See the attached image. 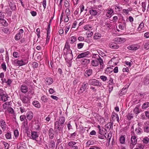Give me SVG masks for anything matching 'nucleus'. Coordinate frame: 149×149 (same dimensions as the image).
Returning a JSON list of instances; mask_svg holds the SVG:
<instances>
[{
	"instance_id": "1",
	"label": "nucleus",
	"mask_w": 149,
	"mask_h": 149,
	"mask_svg": "<svg viewBox=\"0 0 149 149\" xmlns=\"http://www.w3.org/2000/svg\"><path fill=\"white\" fill-rule=\"evenodd\" d=\"M99 63L100 65H102L103 64V60L100 57L98 59L93 60L91 62V65L94 66H98Z\"/></svg>"
},
{
	"instance_id": "2",
	"label": "nucleus",
	"mask_w": 149,
	"mask_h": 149,
	"mask_svg": "<svg viewBox=\"0 0 149 149\" xmlns=\"http://www.w3.org/2000/svg\"><path fill=\"white\" fill-rule=\"evenodd\" d=\"M88 84L90 85L95 86H100L101 85L98 80L94 79H90L88 82Z\"/></svg>"
},
{
	"instance_id": "3",
	"label": "nucleus",
	"mask_w": 149,
	"mask_h": 149,
	"mask_svg": "<svg viewBox=\"0 0 149 149\" xmlns=\"http://www.w3.org/2000/svg\"><path fill=\"white\" fill-rule=\"evenodd\" d=\"M64 126V125L60 124L59 122L58 121H56L55 123L54 128L55 129H57L58 131H62Z\"/></svg>"
},
{
	"instance_id": "4",
	"label": "nucleus",
	"mask_w": 149,
	"mask_h": 149,
	"mask_svg": "<svg viewBox=\"0 0 149 149\" xmlns=\"http://www.w3.org/2000/svg\"><path fill=\"white\" fill-rule=\"evenodd\" d=\"M8 97L6 95L3 94V91L0 89V99L2 101L5 102L8 100Z\"/></svg>"
},
{
	"instance_id": "5",
	"label": "nucleus",
	"mask_w": 149,
	"mask_h": 149,
	"mask_svg": "<svg viewBox=\"0 0 149 149\" xmlns=\"http://www.w3.org/2000/svg\"><path fill=\"white\" fill-rule=\"evenodd\" d=\"M106 16L107 17H110L112 15L114 14V12L113 10L111 8H108L106 11Z\"/></svg>"
},
{
	"instance_id": "6",
	"label": "nucleus",
	"mask_w": 149,
	"mask_h": 149,
	"mask_svg": "<svg viewBox=\"0 0 149 149\" xmlns=\"http://www.w3.org/2000/svg\"><path fill=\"white\" fill-rule=\"evenodd\" d=\"M65 58L67 62L72 60L73 58L72 54L71 53H67L65 55Z\"/></svg>"
},
{
	"instance_id": "7",
	"label": "nucleus",
	"mask_w": 149,
	"mask_h": 149,
	"mask_svg": "<svg viewBox=\"0 0 149 149\" xmlns=\"http://www.w3.org/2000/svg\"><path fill=\"white\" fill-rule=\"evenodd\" d=\"M90 52L88 51L82 53L77 56V58H81L87 56L89 54Z\"/></svg>"
},
{
	"instance_id": "8",
	"label": "nucleus",
	"mask_w": 149,
	"mask_h": 149,
	"mask_svg": "<svg viewBox=\"0 0 149 149\" xmlns=\"http://www.w3.org/2000/svg\"><path fill=\"white\" fill-rule=\"evenodd\" d=\"M112 119L113 121L116 120L118 123L119 121V118L118 115L115 113H113L112 115Z\"/></svg>"
},
{
	"instance_id": "9",
	"label": "nucleus",
	"mask_w": 149,
	"mask_h": 149,
	"mask_svg": "<svg viewBox=\"0 0 149 149\" xmlns=\"http://www.w3.org/2000/svg\"><path fill=\"white\" fill-rule=\"evenodd\" d=\"M20 99L22 102L24 103L27 104V105L30 103V101L29 98L23 96L21 97Z\"/></svg>"
},
{
	"instance_id": "10",
	"label": "nucleus",
	"mask_w": 149,
	"mask_h": 149,
	"mask_svg": "<svg viewBox=\"0 0 149 149\" xmlns=\"http://www.w3.org/2000/svg\"><path fill=\"white\" fill-rule=\"evenodd\" d=\"M54 134V132L53 129L52 128H50L49 131V138L52 139Z\"/></svg>"
},
{
	"instance_id": "11",
	"label": "nucleus",
	"mask_w": 149,
	"mask_h": 149,
	"mask_svg": "<svg viewBox=\"0 0 149 149\" xmlns=\"http://www.w3.org/2000/svg\"><path fill=\"white\" fill-rule=\"evenodd\" d=\"M26 116L27 119L30 120L32 119L33 117V114L32 111H29L26 114Z\"/></svg>"
},
{
	"instance_id": "12",
	"label": "nucleus",
	"mask_w": 149,
	"mask_h": 149,
	"mask_svg": "<svg viewBox=\"0 0 149 149\" xmlns=\"http://www.w3.org/2000/svg\"><path fill=\"white\" fill-rule=\"evenodd\" d=\"M6 105L7 104H6V103H5L4 104H3V108L4 109H7L8 110V111L9 113H12L14 111L13 109L12 108L10 107L9 106L6 107Z\"/></svg>"
},
{
	"instance_id": "13",
	"label": "nucleus",
	"mask_w": 149,
	"mask_h": 149,
	"mask_svg": "<svg viewBox=\"0 0 149 149\" xmlns=\"http://www.w3.org/2000/svg\"><path fill=\"white\" fill-rule=\"evenodd\" d=\"M109 45L110 48L114 49H117L119 47L118 45L114 42H110Z\"/></svg>"
},
{
	"instance_id": "14",
	"label": "nucleus",
	"mask_w": 149,
	"mask_h": 149,
	"mask_svg": "<svg viewBox=\"0 0 149 149\" xmlns=\"http://www.w3.org/2000/svg\"><path fill=\"white\" fill-rule=\"evenodd\" d=\"M31 138L34 140H36L38 137V135L37 134V132H32L31 133Z\"/></svg>"
},
{
	"instance_id": "15",
	"label": "nucleus",
	"mask_w": 149,
	"mask_h": 149,
	"mask_svg": "<svg viewBox=\"0 0 149 149\" xmlns=\"http://www.w3.org/2000/svg\"><path fill=\"white\" fill-rule=\"evenodd\" d=\"M131 140V143L133 145H135L137 142L136 137L135 136H132Z\"/></svg>"
},
{
	"instance_id": "16",
	"label": "nucleus",
	"mask_w": 149,
	"mask_h": 149,
	"mask_svg": "<svg viewBox=\"0 0 149 149\" xmlns=\"http://www.w3.org/2000/svg\"><path fill=\"white\" fill-rule=\"evenodd\" d=\"M4 15L3 13H0V19L2 21V22L4 23V24L6 25L7 24L6 21L4 19Z\"/></svg>"
},
{
	"instance_id": "17",
	"label": "nucleus",
	"mask_w": 149,
	"mask_h": 149,
	"mask_svg": "<svg viewBox=\"0 0 149 149\" xmlns=\"http://www.w3.org/2000/svg\"><path fill=\"white\" fill-rule=\"evenodd\" d=\"M21 91L23 93H26L28 91L26 86L24 85H22L20 87Z\"/></svg>"
},
{
	"instance_id": "18",
	"label": "nucleus",
	"mask_w": 149,
	"mask_h": 149,
	"mask_svg": "<svg viewBox=\"0 0 149 149\" xmlns=\"http://www.w3.org/2000/svg\"><path fill=\"white\" fill-rule=\"evenodd\" d=\"M45 81H46V84L48 85L51 84L53 82V79L51 77L47 78Z\"/></svg>"
},
{
	"instance_id": "19",
	"label": "nucleus",
	"mask_w": 149,
	"mask_h": 149,
	"mask_svg": "<svg viewBox=\"0 0 149 149\" xmlns=\"http://www.w3.org/2000/svg\"><path fill=\"white\" fill-rule=\"evenodd\" d=\"M1 126L3 129H5L6 128V123L5 121L3 120H1L0 121Z\"/></svg>"
},
{
	"instance_id": "20",
	"label": "nucleus",
	"mask_w": 149,
	"mask_h": 149,
	"mask_svg": "<svg viewBox=\"0 0 149 149\" xmlns=\"http://www.w3.org/2000/svg\"><path fill=\"white\" fill-rule=\"evenodd\" d=\"M144 83L145 85H147L149 84V76L147 75L145 77L144 79Z\"/></svg>"
},
{
	"instance_id": "21",
	"label": "nucleus",
	"mask_w": 149,
	"mask_h": 149,
	"mask_svg": "<svg viewBox=\"0 0 149 149\" xmlns=\"http://www.w3.org/2000/svg\"><path fill=\"white\" fill-rule=\"evenodd\" d=\"M87 84H86L85 83H83L80 89L81 92H83L86 89L87 87Z\"/></svg>"
},
{
	"instance_id": "22",
	"label": "nucleus",
	"mask_w": 149,
	"mask_h": 149,
	"mask_svg": "<svg viewBox=\"0 0 149 149\" xmlns=\"http://www.w3.org/2000/svg\"><path fill=\"white\" fill-rule=\"evenodd\" d=\"M125 40L124 38H117L115 39V41L118 43L123 42Z\"/></svg>"
},
{
	"instance_id": "23",
	"label": "nucleus",
	"mask_w": 149,
	"mask_h": 149,
	"mask_svg": "<svg viewBox=\"0 0 149 149\" xmlns=\"http://www.w3.org/2000/svg\"><path fill=\"white\" fill-rule=\"evenodd\" d=\"M89 13L91 15L93 16H95L97 13L96 10L93 9H92L90 10Z\"/></svg>"
},
{
	"instance_id": "24",
	"label": "nucleus",
	"mask_w": 149,
	"mask_h": 149,
	"mask_svg": "<svg viewBox=\"0 0 149 149\" xmlns=\"http://www.w3.org/2000/svg\"><path fill=\"white\" fill-rule=\"evenodd\" d=\"M82 64L84 65L88 64L90 61V60L89 59H84L82 60Z\"/></svg>"
},
{
	"instance_id": "25",
	"label": "nucleus",
	"mask_w": 149,
	"mask_h": 149,
	"mask_svg": "<svg viewBox=\"0 0 149 149\" xmlns=\"http://www.w3.org/2000/svg\"><path fill=\"white\" fill-rule=\"evenodd\" d=\"M33 104L36 107L38 108H39L40 107V104L37 101H34L33 102Z\"/></svg>"
},
{
	"instance_id": "26",
	"label": "nucleus",
	"mask_w": 149,
	"mask_h": 149,
	"mask_svg": "<svg viewBox=\"0 0 149 149\" xmlns=\"http://www.w3.org/2000/svg\"><path fill=\"white\" fill-rule=\"evenodd\" d=\"M113 123H109L105 125V127L108 130H110L111 128L113 127Z\"/></svg>"
},
{
	"instance_id": "27",
	"label": "nucleus",
	"mask_w": 149,
	"mask_h": 149,
	"mask_svg": "<svg viewBox=\"0 0 149 149\" xmlns=\"http://www.w3.org/2000/svg\"><path fill=\"white\" fill-rule=\"evenodd\" d=\"M112 135V134L111 132H109L108 134H107H107L106 135V137H105L106 138L107 140H108V143H109L110 142V141L111 139V137Z\"/></svg>"
},
{
	"instance_id": "28",
	"label": "nucleus",
	"mask_w": 149,
	"mask_h": 149,
	"mask_svg": "<svg viewBox=\"0 0 149 149\" xmlns=\"http://www.w3.org/2000/svg\"><path fill=\"white\" fill-rule=\"evenodd\" d=\"M59 122L60 124L64 125V123L65 121V118L63 117H61L59 118V120L58 121Z\"/></svg>"
},
{
	"instance_id": "29",
	"label": "nucleus",
	"mask_w": 149,
	"mask_h": 149,
	"mask_svg": "<svg viewBox=\"0 0 149 149\" xmlns=\"http://www.w3.org/2000/svg\"><path fill=\"white\" fill-rule=\"evenodd\" d=\"M126 117L129 120H131L133 118V115L132 113H129L127 115H126Z\"/></svg>"
},
{
	"instance_id": "30",
	"label": "nucleus",
	"mask_w": 149,
	"mask_h": 149,
	"mask_svg": "<svg viewBox=\"0 0 149 149\" xmlns=\"http://www.w3.org/2000/svg\"><path fill=\"white\" fill-rule=\"evenodd\" d=\"M149 107V102H147L144 103L142 106L143 109H145Z\"/></svg>"
},
{
	"instance_id": "31",
	"label": "nucleus",
	"mask_w": 149,
	"mask_h": 149,
	"mask_svg": "<svg viewBox=\"0 0 149 149\" xmlns=\"http://www.w3.org/2000/svg\"><path fill=\"white\" fill-rule=\"evenodd\" d=\"M92 73V70L91 69H89L86 70L85 73L88 76H90Z\"/></svg>"
},
{
	"instance_id": "32",
	"label": "nucleus",
	"mask_w": 149,
	"mask_h": 149,
	"mask_svg": "<svg viewBox=\"0 0 149 149\" xmlns=\"http://www.w3.org/2000/svg\"><path fill=\"white\" fill-rule=\"evenodd\" d=\"M101 36L100 34L99 33H95L93 37L94 39L97 40L99 39Z\"/></svg>"
},
{
	"instance_id": "33",
	"label": "nucleus",
	"mask_w": 149,
	"mask_h": 149,
	"mask_svg": "<svg viewBox=\"0 0 149 149\" xmlns=\"http://www.w3.org/2000/svg\"><path fill=\"white\" fill-rule=\"evenodd\" d=\"M17 63L20 66L25 65L26 64L22 60L18 61L17 62Z\"/></svg>"
},
{
	"instance_id": "34",
	"label": "nucleus",
	"mask_w": 149,
	"mask_h": 149,
	"mask_svg": "<svg viewBox=\"0 0 149 149\" xmlns=\"http://www.w3.org/2000/svg\"><path fill=\"white\" fill-rule=\"evenodd\" d=\"M55 143L53 141H51L49 144V147L52 148H54L55 147Z\"/></svg>"
},
{
	"instance_id": "35",
	"label": "nucleus",
	"mask_w": 149,
	"mask_h": 149,
	"mask_svg": "<svg viewBox=\"0 0 149 149\" xmlns=\"http://www.w3.org/2000/svg\"><path fill=\"white\" fill-rule=\"evenodd\" d=\"M125 141V138L124 136H120V141L121 143L123 144L124 143Z\"/></svg>"
},
{
	"instance_id": "36",
	"label": "nucleus",
	"mask_w": 149,
	"mask_h": 149,
	"mask_svg": "<svg viewBox=\"0 0 149 149\" xmlns=\"http://www.w3.org/2000/svg\"><path fill=\"white\" fill-rule=\"evenodd\" d=\"M76 143L74 141H72L69 142L68 144L69 146L72 147L74 146Z\"/></svg>"
},
{
	"instance_id": "37",
	"label": "nucleus",
	"mask_w": 149,
	"mask_h": 149,
	"mask_svg": "<svg viewBox=\"0 0 149 149\" xmlns=\"http://www.w3.org/2000/svg\"><path fill=\"white\" fill-rule=\"evenodd\" d=\"M142 10L144 12L146 10V4L145 2H143L142 3Z\"/></svg>"
},
{
	"instance_id": "38",
	"label": "nucleus",
	"mask_w": 149,
	"mask_h": 149,
	"mask_svg": "<svg viewBox=\"0 0 149 149\" xmlns=\"http://www.w3.org/2000/svg\"><path fill=\"white\" fill-rule=\"evenodd\" d=\"M21 36V34L19 33H18L16 35L15 37V39L16 40H18L20 39Z\"/></svg>"
},
{
	"instance_id": "39",
	"label": "nucleus",
	"mask_w": 149,
	"mask_h": 149,
	"mask_svg": "<svg viewBox=\"0 0 149 149\" xmlns=\"http://www.w3.org/2000/svg\"><path fill=\"white\" fill-rule=\"evenodd\" d=\"M141 129L139 127L136 128L135 130V131L136 134H140L141 133Z\"/></svg>"
},
{
	"instance_id": "40",
	"label": "nucleus",
	"mask_w": 149,
	"mask_h": 149,
	"mask_svg": "<svg viewBox=\"0 0 149 149\" xmlns=\"http://www.w3.org/2000/svg\"><path fill=\"white\" fill-rule=\"evenodd\" d=\"M69 48H70V46L69 44V43L68 42H67L65 43L64 48V50L67 49H69Z\"/></svg>"
},
{
	"instance_id": "41",
	"label": "nucleus",
	"mask_w": 149,
	"mask_h": 149,
	"mask_svg": "<svg viewBox=\"0 0 149 149\" xmlns=\"http://www.w3.org/2000/svg\"><path fill=\"white\" fill-rule=\"evenodd\" d=\"M149 141V139L147 137L144 138L143 140V141L145 144L148 143Z\"/></svg>"
},
{
	"instance_id": "42",
	"label": "nucleus",
	"mask_w": 149,
	"mask_h": 149,
	"mask_svg": "<svg viewBox=\"0 0 149 149\" xmlns=\"http://www.w3.org/2000/svg\"><path fill=\"white\" fill-rule=\"evenodd\" d=\"M133 111L137 115L140 112V111L139 110L138 108L137 107H136L134 108V110Z\"/></svg>"
},
{
	"instance_id": "43",
	"label": "nucleus",
	"mask_w": 149,
	"mask_h": 149,
	"mask_svg": "<svg viewBox=\"0 0 149 149\" xmlns=\"http://www.w3.org/2000/svg\"><path fill=\"white\" fill-rule=\"evenodd\" d=\"M10 7L12 10H14L15 9V5L12 4L11 2L9 3Z\"/></svg>"
},
{
	"instance_id": "44",
	"label": "nucleus",
	"mask_w": 149,
	"mask_h": 149,
	"mask_svg": "<svg viewBox=\"0 0 149 149\" xmlns=\"http://www.w3.org/2000/svg\"><path fill=\"white\" fill-rule=\"evenodd\" d=\"M106 133H105L104 135L102 134H100L98 135V137L99 138L101 139H104L105 137H106Z\"/></svg>"
},
{
	"instance_id": "45",
	"label": "nucleus",
	"mask_w": 149,
	"mask_h": 149,
	"mask_svg": "<svg viewBox=\"0 0 149 149\" xmlns=\"http://www.w3.org/2000/svg\"><path fill=\"white\" fill-rule=\"evenodd\" d=\"M86 34L87 35L88 37H91L93 35V33L91 31H88L86 33Z\"/></svg>"
},
{
	"instance_id": "46",
	"label": "nucleus",
	"mask_w": 149,
	"mask_h": 149,
	"mask_svg": "<svg viewBox=\"0 0 149 149\" xmlns=\"http://www.w3.org/2000/svg\"><path fill=\"white\" fill-rule=\"evenodd\" d=\"M76 40V38L75 36H72L70 38L71 43H74Z\"/></svg>"
},
{
	"instance_id": "47",
	"label": "nucleus",
	"mask_w": 149,
	"mask_h": 149,
	"mask_svg": "<svg viewBox=\"0 0 149 149\" xmlns=\"http://www.w3.org/2000/svg\"><path fill=\"white\" fill-rule=\"evenodd\" d=\"M112 69L111 68L108 67L105 70V71L107 73L109 72V73H110V72H112Z\"/></svg>"
},
{
	"instance_id": "48",
	"label": "nucleus",
	"mask_w": 149,
	"mask_h": 149,
	"mask_svg": "<svg viewBox=\"0 0 149 149\" xmlns=\"http://www.w3.org/2000/svg\"><path fill=\"white\" fill-rule=\"evenodd\" d=\"M84 44L83 43H79L77 45V47L78 49H81L83 47L84 45Z\"/></svg>"
},
{
	"instance_id": "49",
	"label": "nucleus",
	"mask_w": 149,
	"mask_h": 149,
	"mask_svg": "<svg viewBox=\"0 0 149 149\" xmlns=\"http://www.w3.org/2000/svg\"><path fill=\"white\" fill-rule=\"evenodd\" d=\"M2 68L4 71H6V66L4 63H3L1 65Z\"/></svg>"
},
{
	"instance_id": "50",
	"label": "nucleus",
	"mask_w": 149,
	"mask_h": 149,
	"mask_svg": "<svg viewBox=\"0 0 149 149\" xmlns=\"http://www.w3.org/2000/svg\"><path fill=\"white\" fill-rule=\"evenodd\" d=\"M41 100L44 102H45L47 101V99L46 96H42L41 97Z\"/></svg>"
},
{
	"instance_id": "51",
	"label": "nucleus",
	"mask_w": 149,
	"mask_h": 149,
	"mask_svg": "<svg viewBox=\"0 0 149 149\" xmlns=\"http://www.w3.org/2000/svg\"><path fill=\"white\" fill-rule=\"evenodd\" d=\"M64 5L66 7H69L70 6V3L67 0H65L64 2Z\"/></svg>"
},
{
	"instance_id": "52",
	"label": "nucleus",
	"mask_w": 149,
	"mask_h": 149,
	"mask_svg": "<svg viewBox=\"0 0 149 149\" xmlns=\"http://www.w3.org/2000/svg\"><path fill=\"white\" fill-rule=\"evenodd\" d=\"M5 136L7 139H9L11 138V134L10 133H8Z\"/></svg>"
},
{
	"instance_id": "53",
	"label": "nucleus",
	"mask_w": 149,
	"mask_h": 149,
	"mask_svg": "<svg viewBox=\"0 0 149 149\" xmlns=\"http://www.w3.org/2000/svg\"><path fill=\"white\" fill-rule=\"evenodd\" d=\"M26 118V116L25 115H21L20 116V119L21 121H23Z\"/></svg>"
},
{
	"instance_id": "54",
	"label": "nucleus",
	"mask_w": 149,
	"mask_h": 149,
	"mask_svg": "<svg viewBox=\"0 0 149 149\" xmlns=\"http://www.w3.org/2000/svg\"><path fill=\"white\" fill-rule=\"evenodd\" d=\"M77 134L76 132H74L72 134H71L70 135V138L71 139H74L75 138V136Z\"/></svg>"
},
{
	"instance_id": "55",
	"label": "nucleus",
	"mask_w": 149,
	"mask_h": 149,
	"mask_svg": "<svg viewBox=\"0 0 149 149\" xmlns=\"http://www.w3.org/2000/svg\"><path fill=\"white\" fill-rule=\"evenodd\" d=\"M32 66L33 68H37L38 66V63L36 62H34L32 64Z\"/></svg>"
},
{
	"instance_id": "56",
	"label": "nucleus",
	"mask_w": 149,
	"mask_h": 149,
	"mask_svg": "<svg viewBox=\"0 0 149 149\" xmlns=\"http://www.w3.org/2000/svg\"><path fill=\"white\" fill-rule=\"evenodd\" d=\"M65 12L67 16H68L70 14V9L68 8H67L65 10Z\"/></svg>"
},
{
	"instance_id": "57",
	"label": "nucleus",
	"mask_w": 149,
	"mask_h": 149,
	"mask_svg": "<svg viewBox=\"0 0 149 149\" xmlns=\"http://www.w3.org/2000/svg\"><path fill=\"white\" fill-rule=\"evenodd\" d=\"M3 31L6 33H9V29L8 28H6L3 30Z\"/></svg>"
},
{
	"instance_id": "58",
	"label": "nucleus",
	"mask_w": 149,
	"mask_h": 149,
	"mask_svg": "<svg viewBox=\"0 0 149 149\" xmlns=\"http://www.w3.org/2000/svg\"><path fill=\"white\" fill-rule=\"evenodd\" d=\"M125 24H120L119 25V28L121 30H123L124 29Z\"/></svg>"
},
{
	"instance_id": "59",
	"label": "nucleus",
	"mask_w": 149,
	"mask_h": 149,
	"mask_svg": "<svg viewBox=\"0 0 149 149\" xmlns=\"http://www.w3.org/2000/svg\"><path fill=\"white\" fill-rule=\"evenodd\" d=\"M91 28V27L89 25H87L85 26L84 27V29L86 30H88L90 29Z\"/></svg>"
},
{
	"instance_id": "60",
	"label": "nucleus",
	"mask_w": 149,
	"mask_h": 149,
	"mask_svg": "<svg viewBox=\"0 0 149 149\" xmlns=\"http://www.w3.org/2000/svg\"><path fill=\"white\" fill-rule=\"evenodd\" d=\"M144 47L145 49H149V42L145 43L144 45Z\"/></svg>"
},
{
	"instance_id": "61",
	"label": "nucleus",
	"mask_w": 149,
	"mask_h": 149,
	"mask_svg": "<svg viewBox=\"0 0 149 149\" xmlns=\"http://www.w3.org/2000/svg\"><path fill=\"white\" fill-rule=\"evenodd\" d=\"M14 134L15 136L16 137L18 136L19 132L17 130H15L14 132Z\"/></svg>"
},
{
	"instance_id": "62",
	"label": "nucleus",
	"mask_w": 149,
	"mask_h": 149,
	"mask_svg": "<svg viewBox=\"0 0 149 149\" xmlns=\"http://www.w3.org/2000/svg\"><path fill=\"white\" fill-rule=\"evenodd\" d=\"M144 130L145 132L147 133L149 132V127L146 126L144 128Z\"/></svg>"
},
{
	"instance_id": "63",
	"label": "nucleus",
	"mask_w": 149,
	"mask_h": 149,
	"mask_svg": "<svg viewBox=\"0 0 149 149\" xmlns=\"http://www.w3.org/2000/svg\"><path fill=\"white\" fill-rule=\"evenodd\" d=\"M144 26V24L143 23H141L139 25L138 29H141L143 28Z\"/></svg>"
},
{
	"instance_id": "64",
	"label": "nucleus",
	"mask_w": 149,
	"mask_h": 149,
	"mask_svg": "<svg viewBox=\"0 0 149 149\" xmlns=\"http://www.w3.org/2000/svg\"><path fill=\"white\" fill-rule=\"evenodd\" d=\"M19 149H27V148L25 145H22L20 146Z\"/></svg>"
}]
</instances>
